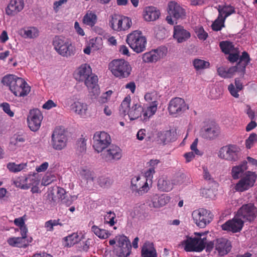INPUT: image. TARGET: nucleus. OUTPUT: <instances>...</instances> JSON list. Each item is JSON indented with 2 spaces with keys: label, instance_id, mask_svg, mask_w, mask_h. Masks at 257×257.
I'll return each instance as SVG.
<instances>
[{
  "label": "nucleus",
  "instance_id": "f257e3e1",
  "mask_svg": "<svg viewBox=\"0 0 257 257\" xmlns=\"http://www.w3.org/2000/svg\"><path fill=\"white\" fill-rule=\"evenodd\" d=\"M2 82L4 85L9 86L11 91L16 96H24L30 91V87L26 82L16 75H6L3 78Z\"/></svg>",
  "mask_w": 257,
  "mask_h": 257
},
{
  "label": "nucleus",
  "instance_id": "f03ea898",
  "mask_svg": "<svg viewBox=\"0 0 257 257\" xmlns=\"http://www.w3.org/2000/svg\"><path fill=\"white\" fill-rule=\"evenodd\" d=\"M256 212V208L253 204L243 205L232 220H228L223 225H243L246 221L250 223L255 218Z\"/></svg>",
  "mask_w": 257,
  "mask_h": 257
},
{
  "label": "nucleus",
  "instance_id": "7ed1b4c3",
  "mask_svg": "<svg viewBox=\"0 0 257 257\" xmlns=\"http://www.w3.org/2000/svg\"><path fill=\"white\" fill-rule=\"evenodd\" d=\"M131 104V99L130 96H127L122 101L119 112L121 115H128L131 120H135L142 117L144 108L139 100H133Z\"/></svg>",
  "mask_w": 257,
  "mask_h": 257
},
{
  "label": "nucleus",
  "instance_id": "20e7f679",
  "mask_svg": "<svg viewBox=\"0 0 257 257\" xmlns=\"http://www.w3.org/2000/svg\"><path fill=\"white\" fill-rule=\"evenodd\" d=\"M108 66L112 74L120 79L128 77L132 71L129 63L122 59L112 60L109 63Z\"/></svg>",
  "mask_w": 257,
  "mask_h": 257
},
{
  "label": "nucleus",
  "instance_id": "39448f33",
  "mask_svg": "<svg viewBox=\"0 0 257 257\" xmlns=\"http://www.w3.org/2000/svg\"><path fill=\"white\" fill-rule=\"evenodd\" d=\"M53 45L57 52L63 57H68L75 54V48L71 42L67 38L61 36H55Z\"/></svg>",
  "mask_w": 257,
  "mask_h": 257
},
{
  "label": "nucleus",
  "instance_id": "423d86ee",
  "mask_svg": "<svg viewBox=\"0 0 257 257\" xmlns=\"http://www.w3.org/2000/svg\"><path fill=\"white\" fill-rule=\"evenodd\" d=\"M126 41L129 46L137 53L145 51L147 39L139 31H134L127 36Z\"/></svg>",
  "mask_w": 257,
  "mask_h": 257
},
{
  "label": "nucleus",
  "instance_id": "0eeeda50",
  "mask_svg": "<svg viewBox=\"0 0 257 257\" xmlns=\"http://www.w3.org/2000/svg\"><path fill=\"white\" fill-rule=\"evenodd\" d=\"M132 24L131 19L123 16L114 14L110 17L109 26L114 31H122L128 30Z\"/></svg>",
  "mask_w": 257,
  "mask_h": 257
},
{
  "label": "nucleus",
  "instance_id": "6e6552de",
  "mask_svg": "<svg viewBox=\"0 0 257 257\" xmlns=\"http://www.w3.org/2000/svg\"><path fill=\"white\" fill-rule=\"evenodd\" d=\"M130 189L135 195L140 196L147 193L150 188L145 178L138 176L132 178Z\"/></svg>",
  "mask_w": 257,
  "mask_h": 257
},
{
  "label": "nucleus",
  "instance_id": "1a4fd4ad",
  "mask_svg": "<svg viewBox=\"0 0 257 257\" xmlns=\"http://www.w3.org/2000/svg\"><path fill=\"white\" fill-rule=\"evenodd\" d=\"M17 228L12 227L15 232H20L21 237H10L7 239V242L9 245L14 247H26L27 242L26 241L28 229L26 226H18Z\"/></svg>",
  "mask_w": 257,
  "mask_h": 257
},
{
  "label": "nucleus",
  "instance_id": "9d476101",
  "mask_svg": "<svg viewBox=\"0 0 257 257\" xmlns=\"http://www.w3.org/2000/svg\"><path fill=\"white\" fill-rule=\"evenodd\" d=\"M219 157L228 161H237L240 157V149L234 145L224 146L219 151Z\"/></svg>",
  "mask_w": 257,
  "mask_h": 257
},
{
  "label": "nucleus",
  "instance_id": "9b49d317",
  "mask_svg": "<svg viewBox=\"0 0 257 257\" xmlns=\"http://www.w3.org/2000/svg\"><path fill=\"white\" fill-rule=\"evenodd\" d=\"M205 238L188 237L183 242L184 250L188 252H201L205 247Z\"/></svg>",
  "mask_w": 257,
  "mask_h": 257
},
{
  "label": "nucleus",
  "instance_id": "f8f14e48",
  "mask_svg": "<svg viewBox=\"0 0 257 257\" xmlns=\"http://www.w3.org/2000/svg\"><path fill=\"white\" fill-rule=\"evenodd\" d=\"M110 143L111 138L107 133L100 132L94 135L93 147L98 153L102 152Z\"/></svg>",
  "mask_w": 257,
  "mask_h": 257
},
{
  "label": "nucleus",
  "instance_id": "ddd939ff",
  "mask_svg": "<svg viewBox=\"0 0 257 257\" xmlns=\"http://www.w3.org/2000/svg\"><path fill=\"white\" fill-rule=\"evenodd\" d=\"M167 52V48L166 47H160L144 53L142 56L143 61L145 63H155L165 57Z\"/></svg>",
  "mask_w": 257,
  "mask_h": 257
},
{
  "label": "nucleus",
  "instance_id": "4468645a",
  "mask_svg": "<svg viewBox=\"0 0 257 257\" xmlns=\"http://www.w3.org/2000/svg\"><path fill=\"white\" fill-rule=\"evenodd\" d=\"M192 218L196 225L203 223L204 225L209 224L213 219L214 215L209 210L200 208L192 212Z\"/></svg>",
  "mask_w": 257,
  "mask_h": 257
},
{
  "label": "nucleus",
  "instance_id": "2eb2a0df",
  "mask_svg": "<svg viewBox=\"0 0 257 257\" xmlns=\"http://www.w3.org/2000/svg\"><path fill=\"white\" fill-rule=\"evenodd\" d=\"M188 107L184 100L180 97H175L172 99L169 102L168 110L170 114L175 116L183 113Z\"/></svg>",
  "mask_w": 257,
  "mask_h": 257
},
{
  "label": "nucleus",
  "instance_id": "dca6fc26",
  "mask_svg": "<svg viewBox=\"0 0 257 257\" xmlns=\"http://www.w3.org/2000/svg\"><path fill=\"white\" fill-rule=\"evenodd\" d=\"M256 176L254 172L248 171L236 184L235 189L236 191L243 192L252 187L255 183Z\"/></svg>",
  "mask_w": 257,
  "mask_h": 257
},
{
  "label": "nucleus",
  "instance_id": "f3484780",
  "mask_svg": "<svg viewBox=\"0 0 257 257\" xmlns=\"http://www.w3.org/2000/svg\"><path fill=\"white\" fill-rule=\"evenodd\" d=\"M52 145L56 150H61L66 145L67 138L63 130L56 128L52 135Z\"/></svg>",
  "mask_w": 257,
  "mask_h": 257
},
{
  "label": "nucleus",
  "instance_id": "a211bd4d",
  "mask_svg": "<svg viewBox=\"0 0 257 257\" xmlns=\"http://www.w3.org/2000/svg\"><path fill=\"white\" fill-rule=\"evenodd\" d=\"M43 118L42 114L38 109L31 110L27 117L28 126L30 130L33 132L38 130Z\"/></svg>",
  "mask_w": 257,
  "mask_h": 257
},
{
  "label": "nucleus",
  "instance_id": "6ab92c4d",
  "mask_svg": "<svg viewBox=\"0 0 257 257\" xmlns=\"http://www.w3.org/2000/svg\"><path fill=\"white\" fill-rule=\"evenodd\" d=\"M250 58L249 54L246 51H243L239 58V61L236 66L227 69V74L229 78L231 77L235 72L237 71L245 72L246 66L250 62Z\"/></svg>",
  "mask_w": 257,
  "mask_h": 257
},
{
  "label": "nucleus",
  "instance_id": "aec40b11",
  "mask_svg": "<svg viewBox=\"0 0 257 257\" xmlns=\"http://www.w3.org/2000/svg\"><path fill=\"white\" fill-rule=\"evenodd\" d=\"M170 199L166 194H154L149 197L148 205L150 207L159 208L165 205Z\"/></svg>",
  "mask_w": 257,
  "mask_h": 257
},
{
  "label": "nucleus",
  "instance_id": "412c9836",
  "mask_svg": "<svg viewBox=\"0 0 257 257\" xmlns=\"http://www.w3.org/2000/svg\"><path fill=\"white\" fill-rule=\"evenodd\" d=\"M220 134L219 126L214 124H210L202 128L200 135L205 139L213 140L216 138Z\"/></svg>",
  "mask_w": 257,
  "mask_h": 257
},
{
  "label": "nucleus",
  "instance_id": "4be33fe9",
  "mask_svg": "<svg viewBox=\"0 0 257 257\" xmlns=\"http://www.w3.org/2000/svg\"><path fill=\"white\" fill-rule=\"evenodd\" d=\"M168 13L176 20H182L186 17L185 10L175 2H170L168 4Z\"/></svg>",
  "mask_w": 257,
  "mask_h": 257
},
{
  "label": "nucleus",
  "instance_id": "5701e85b",
  "mask_svg": "<svg viewBox=\"0 0 257 257\" xmlns=\"http://www.w3.org/2000/svg\"><path fill=\"white\" fill-rule=\"evenodd\" d=\"M118 246L120 248V253L123 257L128 256L132 249V245L128 238L124 235H119L115 237Z\"/></svg>",
  "mask_w": 257,
  "mask_h": 257
},
{
  "label": "nucleus",
  "instance_id": "b1692460",
  "mask_svg": "<svg viewBox=\"0 0 257 257\" xmlns=\"http://www.w3.org/2000/svg\"><path fill=\"white\" fill-rule=\"evenodd\" d=\"M56 189L58 199L60 200L62 204H65L67 206L71 205L77 198V196L70 195L63 188L57 187Z\"/></svg>",
  "mask_w": 257,
  "mask_h": 257
},
{
  "label": "nucleus",
  "instance_id": "393cba45",
  "mask_svg": "<svg viewBox=\"0 0 257 257\" xmlns=\"http://www.w3.org/2000/svg\"><path fill=\"white\" fill-rule=\"evenodd\" d=\"M191 37L189 32L184 29L180 25L174 27L173 37L179 43H182L186 41Z\"/></svg>",
  "mask_w": 257,
  "mask_h": 257
},
{
  "label": "nucleus",
  "instance_id": "a878e982",
  "mask_svg": "<svg viewBox=\"0 0 257 257\" xmlns=\"http://www.w3.org/2000/svg\"><path fill=\"white\" fill-rule=\"evenodd\" d=\"M103 156L107 161L112 160H118L121 157V150L118 146L111 145L103 152Z\"/></svg>",
  "mask_w": 257,
  "mask_h": 257
},
{
  "label": "nucleus",
  "instance_id": "bb28decb",
  "mask_svg": "<svg viewBox=\"0 0 257 257\" xmlns=\"http://www.w3.org/2000/svg\"><path fill=\"white\" fill-rule=\"evenodd\" d=\"M24 6L23 0H11L6 9V13L9 16H15L23 9Z\"/></svg>",
  "mask_w": 257,
  "mask_h": 257
},
{
  "label": "nucleus",
  "instance_id": "cd10ccee",
  "mask_svg": "<svg viewBox=\"0 0 257 257\" xmlns=\"http://www.w3.org/2000/svg\"><path fill=\"white\" fill-rule=\"evenodd\" d=\"M231 248V243L226 238H221L216 240L215 249L220 255L227 254Z\"/></svg>",
  "mask_w": 257,
  "mask_h": 257
},
{
  "label": "nucleus",
  "instance_id": "c85d7f7f",
  "mask_svg": "<svg viewBox=\"0 0 257 257\" xmlns=\"http://www.w3.org/2000/svg\"><path fill=\"white\" fill-rule=\"evenodd\" d=\"M98 78L96 75H92L84 81L85 85L88 88L90 93L94 96L98 95L99 89L97 84Z\"/></svg>",
  "mask_w": 257,
  "mask_h": 257
},
{
  "label": "nucleus",
  "instance_id": "c756f323",
  "mask_svg": "<svg viewBox=\"0 0 257 257\" xmlns=\"http://www.w3.org/2000/svg\"><path fill=\"white\" fill-rule=\"evenodd\" d=\"M143 13L144 19L148 22L156 20L159 18L160 14L159 11L154 7H146Z\"/></svg>",
  "mask_w": 257,
  "mask_h": 257
},
{
  "label": "nucleus",
  "instance_id": "7c9ffc66",
  "mask_svg": "<svg viewBox=\"0 0 257 257\" xmlns=\"http://www.w3.org/2000/svg\"><path fill=\"white\" fill-rule=\"evenodd\" d=\"M84 238V235L78 232L73 233L64 238V245L67 247H71L77 243L81 239Z\"/></svg>",
  "mask_w": 257,
  "mask_h": 257
},
{
  "label": "nucleus",
  "instance_id": "2f4dec72",
  "mask_svg": "<svg viewBox=\"0 0 257 257\" xmlns=\"http://www.w3.org/2000/svg\"><path fill=\"white\" fill-rule=\"evenodd\" d=\"M142 257H157L156 250L154 247L153 244L150 242H146L142 247L141 250Z\"/></svg>",
  "mask_w": 257,
  "mask_h": 257
},
{
  "label": "nucleus",
  "instance_id": "473e14b6",
  "mask_svg": "<svg viewBox=\"0 0 257 257\" xmlns=\"http://www.w3.org/2000/svg\"><path fill=\"white\" fill-rule=\"evenodd\" d=\"M247 169V162L244 161L239 165L232 167L231 170V176L234 179H238Z\"/></svg>",
  "mask_w": 257,
  "mask_h": 257
},
{
  "label": "nucleus",
  "instance_id": "72a5a7b5",
  "mask_svg": "<svg viewBox=\"0 0 257 257\" xmlns=\"http://www.w3.org/2000/svg\"><path fill=\"white\" fill-rule=\"evenodd\" d=\"M71 108L81 117H85L87 110V106L86 103L76 101L71 105Z\"/></svg>",
  "mask_w": 257,
  "mask_h": 257
},
{
  "label": "nucleus",
  "instance_id": "f704fd0d",
  "mask_svg": "<svg viewBox=\"0 0 257 257\" xmlns=\"http://www.w3.org/2000/svg\"><path fill=\"white\" fill-rule=\"evenodd\" d=\"M79 81H84L92 74L90 67L86 64L82 65L78 69Z\"/></svg>",
  "mask_w": 257,
  "mask_h": 257
},
{
  "label": "nucleus",
  "instance_id": "c9c22d12",
  "mask_svg": "<svg viewBox=\"0 0 257 257\" xmlns=\"http://www.w3.org/2000/svg\"><path fill=\"white\" fill-rule=\"evenodd\" d=\"M217 9L219 15L223 16V18H225V19L230 15L235 13L234 8L230 5H219Z\"/></svg>",
  "mask_w": 257,
  "mask_h": 257
},
{
  "label": "nucleus",
  "instance_id": "e433bc0d",
  "mask_svg": "<svg viewBox=\"0 0 257 257\" xmlns=\"http://www.w3.org/2000/svg\"><path fill=\"white\" fill-rule=\"evenodd\" d=\"M20 34L25 38L32 39L38 36V31L35 27H29L21 29Z\"/></svg>",
  "mask_w": 257,
  "mask_h": 257
},
{
  "label": "nucleus",
  "instance_id": "4c0bfd02",
  "mask_svg": "<svg viewBox=\"0 0 257 257\" xmlns=\"http://www.w3.org/2000/svg\"><path fill=\"white\" fill-rule=\"evenodd\" d=\"M157 104H155V105L150 104L146 109L144 108L141 120L143 121H148L150 117L155 114L157 110Z\"/></svg>",
  "mask_w": 257,
  "mask_h": 257
},
{
  "label": "nucleus",
  "instance_id": "58836bf2",
  "mask_svg": "<svg viewBox=\"0 0 257 257\" xmlns=\"http://www.w3.org/2000/svg\"><path fill=\"white\" fill-rule=\"evenodd\" d=\"M96 22V15L91 11H88L83 18V23L91 27L94 26Z\"/></svg>",
  "mask_w": 257,
  "mask_h": 257
},
{
  "label": "nucleus",
  "instance_id": "ea45409f",
  "mask_svg": "<svg viewBox=\"0 0 257 257\" xmlns=\"http://www.w3.org/2000/svg\"><path fill=\"white\" fill-rule=\"evenodd\" d=\"M174 133L170 130L166 131L163 132L158 133V137L160 143L166 144V143L172 141L174 140Z\"/></svg>",
  "mask_w": 257,
  "mask_h": 257
},
{
  "label": "nucleus",
  "instance_id": "a19ab883",
  "mask_svg": "<svg viewBox=\"0 0 257 257\" xmlns=\"http://www.w3.org/2000/svg\"><path fill=\"white\" fill-rule=\"evenodd\" d=\"M101 226H92L91 230L100 238L105 239L110 235L109 232L100 227Z\"/></svg>",
  "mask_w": 257,
  "mask_h": 257
},
{
  "label": "nucleus",
  "instance_id": "79ce46f5",
  "mask_svg": "<svg viewBox=\"0 0 257 257\" xmlns=\"http://www.w3.org/2000/svg\"><path fill=\"white\" fill-rule=\"evenodd\" d=\"M158 187L161 191L168 192L172 190L173 186L170 181L160 178L158 181Z\"/></svg>",
  "mask_w": 257,
  "mask_h": 257
},
{
  "label": "nucleus",
  "instance_id": "37998d69",
  "mask_svg": "<svg viewBox=\"0 0 257 257\" xmlns=\"http://www.w3.org/2000/svg\"><path fill=\"white\" fill-rule=\"evenodd\" d=\"M219 47L224 54H227L236 49L233 43L230 41H221L219 43Z\"/></svg>",
  "mask_w": 257,
  "mask_h": 257
},
{
  "label": "nucleus",
  "instance_id": "c03bdc74",
  "mask_svg": "<svg viewBox=\"0 0 257 257\" xmlns=\"http://www.w3.org/2000/svg\"><path fill=\"white\" fill-rule=\"evenodd\" d=\"M225 19L223 16H221L218 15L217 18L214 21L211 25L213 30L215 31H218L224 27V22Z\"/></svg>",
  "mask_w": 257,
  "mask_h": 257
},
{
  "label": "nucleus",
  "instance_id": "a18cd8bd",
  "mask_svg": "<svg viewBox=\"0 0 257 257\" xmlns=\"http://www.w3.org/2000/svg\"><path fill=\"white\" fill-rule=\"evenodd\" d=\"M27 166L26 163H21L20 164H16L15 163H9L7 164V168L10 171L14 173H16L21 171L25 168Z\"/></svg>",
  "mask_w": 257,
  "mask_h": 257
},
{
  "label": "nucleus",
  "instance_id": "49530a36",
  "mask_svg": "<svg viewBox=\"0 0 257 257\" xmlns=\"http://www.w3.org/2000/svg\"><path fill=\"white\" fill-rule=\"evenodd\" d=\"M194 68L198 70L207 68L209 66V62L199 59H195L193 62Z\"/></svg>",
  "mask_w": 257,
  "mask_h": 257
},
{
  "label": "nucleus",
  "instance_id": "de8ad7c7",
  "mask_svg": "<svg viewBox=\"0 0 257 257\" xmlns=\"http://www.w3.org/2000/svg\"><path fill=\"white\" fill-rule=\"evenodd\" d=\"M26 137L23 135H15L11 140V144L18 147L21 146L25 142Z\"/></svg>",
  "mask_w": 257,
  "mask_h": 257
},
{
  "label": "nucleus",
  "instance_id": "09e8293b",
  "mask_svg": "<svg viewBox=\"0 0 257 257\" xmlns=\"http://www.w3.org/2000/svg\"><path fill=\"white\" fill-rule=\"evenodd\" d=\"M144 98L146 101L151 102V105H155V104L158 105L157 93L155 92L147 93L145 95Z\"/></svg>",
  "mask_w": 257,
  "mask_h": 257
},
{
  "label": "nucleus",
  "instance_id": "8fccbe9b",
  "mask_svg": "<svg viewBox=\"0 0 257 257\" xmlns=\"http://www.w3.org/2000/svg\"><path fill=\"white\" fill-rule=\"evenodd\" d=\"M93 245V240L90 238H87L85 241L79 243V248L80 251H87L90 246Z\"/></svg>",
  "mask_w": 257,
  "mask_h": 257
},
{
  "label": "nucleus",
  "instance_id": "3c124183",
  "mask_svg": "<svg viewBox=\"0 0 257 257\" xmlns=\"http://www.w3.org/2000/svg\"><path fill=\"white\" fill-rule=\"evenodd\" d=\"M257 142V135L251 133L249 137L245 140V146L248 149H250Z\"/></svg>",
  "mask_w": 257,
  "mask_h": 257
},
{
  "label": "nucleus",
  "instance_id": "603ef678",
  "mask_svg": "<svg viewBox=\"0 0 257 257\" xmlns=\"http://www.w3.org/2000/svg\"><path fill=\"white\" fill-rule=\"evenodd\" d=\"M80 174L82 178L87 180V181H93V180L92 172L86 168H82L80 171Z\"/></svg>",
  "mask_w": 257,
  "mask_h": 257
},
{
  "label": "nucleus",
  "instance_id": "864d4df0",
  "mask_svg": "<svg viewBox=\"0 0 257 257\" xmlns=\"http://www.w3.org/2000/svg\"><path fill=\"white\" fill-rule=\"evenodd\" d=\"M115 218V214L113 212L109 211L104 216V223L114 225L116 223V221H114Z\"/></svg>",
  "mask_w": 257,
  "mask_h": 257
},
{
  "label": "nucleus",
  "instance_id": "5fc2aeb1",
  "mask_svg": "<svg viewBox=\"0 0 257 257\" xmlns=\"http://www.w3.org/2000/svg\"><path fill=\"white\" fill-rule=\"evenodd\" d=\"M99 185L102 187H109L112 183V180L107 177L101 176L98 179Z\"/></svg>",
  "mask_w": 257,
  "mask_h": 257
},
{
  "label": "nucleus",
  "instance_id": "6e6d98bb",
  "mask_svg": "<svg viewBox=\"0 0 257 257\" xmlns=\"http://www.w3.org/2000/svg\"><path fill=\"white\" fill-rule=\"evenodd\" d=\"M231 52L232 53L230 52L229 54H228L229 55L227 59L229 62L234 63L237 62L238 60H239L240 56H239V51L238 49L236 48Z\"/></svg>",
  "mask_w": 257,
  "mask_h": 257
},
{
  "label": "nucleus",
  "instance_id": "4d7b16f0",
  "mask_svg": "<svg viewBox=\"0 0 257 257\" xmlns=\"http://www.w3.org/2000/svg\"><path fill=\"white\" fill-rule=\"evenodd\" d=\"M25 182H26L25 178L22 177H18L14 181V184L17 187L23 189H28L29 188V186L27 184H24Z\"/></svg>",
  "mask_w": 257,
  "mask_h": 257
},
{
  "label": "nucleus",
  "instance_id": "13d9d810",
  "mask_svg": "<svg viewBox=\"0 0 257 257\" xmlns=\"http://www.w3.org/2000/svg\"><path fill=\"white\" fill-rule=\"evenodd\" d=\"M86 141L85 138H81L77 141V150L80 153H84L86 150Z\"/></svg>",
  "mask_w": 257,
  "mask_h": 257
},
{
  "label": "nucleus",
  "instance_id": "bf43d9fd",
  "mask_svg": "<svg viewBox=\"0 0 257 257\" xmlns=\"http://www.w3.org/2000/svg\"><path fill=\"white\" fill-rule=\"evenodd\" d=\"M195 33L198 38L201 40H205L208 37V34L206 33L202 27L195 28Z\"/></svg>",
  "mask_w": 257,
  "mask_h": 257
},
{
  "label": "nucleus",
  "instance_id": "052dcab7",
  "mask_svg": "<svg viewBox=\"0 0 257 257\" xmlns=\"http://www.w3.org/2000/svg\"><path fill=\"white\" fill-rule=\"evenodd\" d=\"M37 175V174H34L33 175H29L28 177L25 178L26 182L30 181L28 186L31 185H38L39 183L40 180L36 176Z\"/></svg>",
  "mask_w": 257,
  "mask_h": 257
},
{
  "label": "nucleus",
  "instance_id": "680f3d73",
  "mask_svg": "<svg viewBox=\"0 0 257 257\" xmlns=\"http://www.w3.org/2000/svg\"><path fill=\"white\" fill-rule=\"evenodd\" d=\"M243 226H221L224 230L231 231L232 233L240 232Z\"/></svg>",
  "mask_w": 257,
  "mask_h": 257
},
{
  "label": "nucleus",
  "instance_id": "e2e57ef3",
  "mask_svg": "<svg viewBox=\"0 0 257 257\" xmlns=\"http://www.w3.org/2000/svg\"><path fill=\"white\" fill-rule=\"evenodd\" d=\"M187 177L186 175L182 174L179 176H177L174 180V184L175 185H181L184 183H186Z\"/></svg>",
  "mask_w": 257,
  "mask_h": 257
},
{
  "label": "nucleus",
  "instance_id": "0e129e2a",
  "mask_svg": "<svg viewBox=\"0 0 257 257\" xmlns=\"http://www.w3.org/2000/svg\"><path fill=\"white\" fill-rule=\"evenodd\" d=\"M99 41H100V40L97 38L95 39H91L89 40L88 46L90 48L93 49L94 50H98L99 49V46H98Z\"/></svg>",
  "mask_w": 257,
  "mask_h": 257
},
{
  "label": "nucleus",
  "instance_id": "69168bd1",
  "mask_svg": "<svg viewBox=\"0 0 257 257\" xmlns=\"http://www.w3.org/2000/svg\"><path fill=\"white\" fill-rule=\"evenodd\" d=\"M2 107L3 110L8 114L10 116L12 117L14 116V112L11 110L10 106L8 103H3L0 105Z\"/></svg>",
  "mask_w": 257,
  "mask_h": 257
},
{
  "label": "nucleus",
  "instance_id": "338daca9",
  "mask_svg": "<svg viewBox=\"0 0 257 257\" xmlns=\"http://www.w3.org/2000/svg\"><path fill=\"white\" fill-rule=\"evenodd\" d=\"M228 89L231 94L232 96L235 98H238L239 97V94H238V92L239 91L232 84H230L229 85L228 87Z\"/></svg>",
  "mask_w": 257,
  "mask_h": 257
},
{
  "label": "nucleus",
  "instance_id": "774afa93",
  "mask_svg": "<svg viewBox=\"0 0 257 257\" xmlns=\"http://www.w3.org/2000/svg\"><path fill=\"white\" fill-rule=\"evenodd\" d=\"M155 173V171L154 168H150L146 172L145 176L144 177L145 178L147 181L148 180H151L153 178V175Z\"/></svg>",
  "mask_w": 257,
  "mask_h": 257
}]
</instances>
